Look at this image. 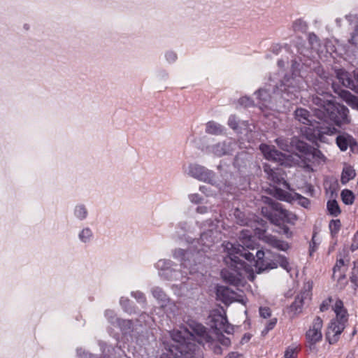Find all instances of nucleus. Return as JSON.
Listing matches in <instances>:
<instances>
[{
  "mask_svg": "<svg viewBox=\"0 0 358 358\" xmlns=\"http://www.w3.org/2000/svg\"><path fill=\"white\" fill-rule=\"evenodd\" d=\"M239 240L242 245H236L229 242L223 244L224 251L227 254L224 261L229 267L223 269L221 275L225 282L235 285L241 284L245 278L253 280L255 279L253 266L257 270L259 261L262 260L264 256L262 250L257 251L256 254L257 261L254 262V255L251 252H245L244 248L254 249L255 247L252 234L248 230L241 231Z\"/></svg>",
  "mask_w": 358,
  "mask_h": 358,
  "instance_id": "1",
  "label": "nucleus"
},
{
  "mask_svg": "<svg viewBox=\"0 0 358 358\" xmlns=\"http://www.w3.org/2000/svg\"><path fill=\"white\" fill-rule=\"evenodd\" d=\"M189 331L185 327H180L171 333V341L169 348H166L160 358H194L196 349V341L199 344L208 342V336L206 328L201 324H195Z\"/></svg>",
  "mask_w": 358,
  "mask_h": 358,
  "instance_id": "2",
  "label": "nucleus"
},
{
  "mask_svg": "<svg viewBox=\"0 0 358 358\" xmlns=\"http://www.w3.org/2000/svg\"><path fill=\"white\" fill-rule=\"evenodd\" d=\"M275 143L282 150L292 152V154L286 157L281 152H278L274 146L262 144L259 149L264 157L268 160L279 162L281 164L286 166H292L298 164L299 159L301 157L299 154L294 153L296 151H299L301 155H304L306 158L309 160L310 159V156H312L313 159H325L324 155L320 150L309 149L306 143L296 138L292 139L290 145H288L282 138H277Z\"/></svg>",
  "mask_w": 358,
  "mask_h": 358,
  "instance_id": "3",
  "label": "nucleus"
},
{
  "mask_svg": "<svg viewBox=\"0 0 358 358\" xmlns=\"http://www.w3.org/2000/svg\"><path fill=\"white\" fill-rule=\"evenodd\" d=\"M313 102L317 106V108H315V114L319 119L324 122L332 121L337 126L350 122L348 116V109L344 106L319 96L314 98Z\"/></svg>",
  "mask_w": 358,
  "mask_h": 358,
  "instance_id": "4",
  "label": "nucleus"
},
{
  "mask_svg": "<svg viewBox=\"0 0 358 358\" xmlns=\"http://www.w3.org/2000/svg\"><path fill=\"white\" fill-rule=\"evenodd\" d=\"M262 202L265 204L262 208V214L272 222L279 224L280 221L293 223L296 216L292 213L283 209L279 203H275L268 197H262Z\"/></svg>",
  "mask_w": 358,
  "mask_h": 358,
  "instance_id": "5",
  "label": "nucleus"
},
{
  "mask_svg": "<svg viewBox=\"0 0 358 358\" xmlns=\"http://www.w3.org/2000/svg\"><path fill=\"white\" fill-rule=\"evenodd\" d=\"M264 171L267 173L268 179H270L275 187L274 196L280 200H288V193L281 189V187L289 189L288 183L285 180L283 176L279 173L271 169L268 165L264 166Z\"/></svg>",
  "mask_w": 358,
  "mask_h": 358,
  "instance_id": "6",
  "label": "nucleus"
},
{
  "mask_svg": "<svg viewBox=\"0 0 358 358\" xmlns=\"http://www.w3.org/2000/svg\"><path fill=\"white\" fill-rule=\"evenodd\" d=\"M322 320L319 317H315L306 333V345L310 349L314 348L316 343L322 340Z\"/></svg>",
  "mask_w": 358,
  "mask_h": 358,
  "instance_id": "7",
  "label": "nucleus"
},
{
  "mask_svg": "<svg viewBox=\"0 0 358 358\" xmlns=\"http://www.w3.org/2000/svg\"><path fill=\"white\" fill-rule=\"evenodd\" d=\"M303 134L306 138L310 141L316 142L317 141L325 142L324 134L333 135L336 132V129L332 127H322L314 126L312 127H305L303 130Z\"/></svg>",
  "mask_w": 358,
  "mask_h": 358,
  "instance_id": "8",
  "label": "nucleus"
},
{
  "mask_svg": "<svg viewBox=\"0 0 358 358\" xmlns=\"http://www.w3.org/2000/svg\"><path fill=\"white\" fill-rule=\"evenodd\" d=\"M211 327L219 332L230 334L233 329L228 323L226 317L218 311H213L210 315Z\"/></svg>",
  "mask_w": 358,
  "mask_h": 358,
  "instance_id": "9",
  "label": "nucleus"
},
{
  "mask_svg": "<svg viewBox=\"0 0 358 358\" xmlns=\"http://www.w3.org/2000/svg\"><path fill=\"white\" fill-rule=\"evenodd\" d=\"M216 294L217 298L226 304L232 303L233 301H238L242 303H245L242 296L238 295L229 288L224 286L217 287Z\"/></svg>",
  "mask_w": 358,
  "mask_h": 358,
  "instance_id": "10",
  "label": "nucleus"
},
{
  "mask_svg": "<svg viewBox=\"0 0 358 358\" xmlns=\"http://www.w3.org/2000/svg\"><path fill=\"white\" fill-rule=\"evenodd\" d=\"M350 258L348 255H340L334 267L333 276L338 280L345 278L350 264Z\"/></svg>",
  "mask_w": 358,
  "mask_h": 358,
  "instance_id": "11",
  "label": "nucleus"
},
{
  "mask_svg": "<svg viewBox=\"0 0 358 358\" xmlns=\"http://www.w3.org/2000/svg\"><path fill=\"white\" fill-rule=\"evenodd\" d=\"M345 324L332 320L328 326L326 333V338L332 344L336 343L338 339V336L345 329Z\"/></svg>",
  "mask_w": 358,
  "mask_h": 358,
  "instance_id": "12",
  "label": "nucleus"
},
{
  "mask_svg": "<svg viewBox=\"0 0 358 358\" xmlns=\"http://www.w3.org/2000/svg\"><path fill=\"white\" fill-rule=\"evenodd\" d=\"M235 143L231 140L218 143L211 148V152L217 157L229 155L234 150Z\"/></svg>",
  "mask_w": 358,
  "mask_h": 358,
  "instance_id": "13",
  "label": "nucleus"
},
{
  "mask_svg": "<svg viewBox=\"0 0 358 358\" xmlns=\"http://www.w3.org/2000/svg\"><path fill=\"white\" fill-rule=\"evenodd\" d=\"M332 309L335 313L336 317L334 320L346 324L348 320L347 310L343 306V303L338 299H336Z\"/></svg>",
  "mask_w": 358,
  "mask_h": 358,
  "instance_id": "14",
  "label": "nucleus"
},
{
  "mask_svg": "<svg viewBox=\"0 0 358 358\" xmlns=\"http://www.w3.org/2000/svg\"><path fill=\"white\" fill-rule=\"evenodd\" d=\"M336 144L341 151H345L348 147L355 149L357 146V143L355 138L348 134H343L337 136Z\"/></svg>",
  "mask_w": 358,
  "mask_h": 358,
  "instance_id": "15",
  "label": "nucleus"
},
{
  "mask_svg": "<svg viewBox=\"0 0 358 358\" xmlns=\"http://www.w3.org/2000/svg\"><path fill=\"white\" fill-rule=\"evenodd\" d=\"M339 96L352 108L358 110V98L347 90H341Z\"/></svg>",
  "mask_w": 358,
  "mask_h": 358,
  "instance_id": "16",
  "label": "nucleus"
},
{
  "mask_svg": "<svg viewBox=\"0 0 358 358\" xmlns=\"http://www.w3.org/2000/svg\"><path fill=\"white\" fill-rule=\"evenodd\" d=\"M295 117L299 122L304 124H309V127H313L314 125L311 124L310 120H309V113L308 110L303 108H299L295 111Z\"/></svg>",
  "mask_w": 358,
  "mask_h": 358,
  "instance_id": "17",
  "label": "nucleus"
},
{
  "mask_svg": "<svg viewBox=\"0 0 358 358\" xmlns=\"http://www.w3.org/2000/svg\"><path fill=\"white\" fill-rule=\"evenodd\" d=\"M355 176V169L349 165H345L342 171L341 181L343 184H346L350 180L353 179Z\"/></svg>",
  "mask_w": 358,
  "mask_h": 358,
  "instance_id": "18",
  "label": "nucleus"
},
{
  "mask_svg": "<svg viewBox=\"0 0 358 358\" xmlns=\"http://www.w3.org/2000/svg\"><path fill=\"white\" fill-rule=\"evenodd\" d=\"M266 241L274 248L278 250L285 251L289 248L287 243L278 240L272 236H266Z\"/></svg>",
  "mask_w": 358,
  "mask_h": 358,
  "instance_id": "19",
  "label": "nucleus"
},
{
  "mask_svg": "<svg viewBox=\"0 0 358 358\" xmlns=\"http://www.w3.org/2000/svg\"><path fill=\"white\" fill-rule=\"evenodd\" d=\"M337 78L341 82L343 86L351 87L353 86L352 80L348 72L343 70H339L337 72Z\"/></svg>",
  "mask_w": 358,
  "mask_h": 358,
  "instance_id": "20",
  "label": "nucleus"
},
{
  "mask_svg": "<svg viewBox=\"0 0 358 358\" xmlns=\"http://www.w3.org/2000/svg\"><path fill=\"white\" fill-rule=\"evenodd\" d=\"M341 198L343 202L346 205H351L355 200V195L353 192L349 189H343L341 192Z\"/></svg>",
  "mask_w": 358,
  "mask_h": 358,
  "instance_id": "21",
  "label": "nucleus"
},
{
  "mask_svg": "<svg viewBox=\"0 0 358 358\" xmlns=\"http://www.w3.org/2000/svg\"><path fill=\"white\" fill-rule=\"evenodd\" d=\"M206 131L209 134H218L222 131V127L215 122H209L206 127Z\"/></svg>",
  "mask_w": 358,
  "mask_h": 358,
  "instance_id": "22",
  "label": "nucleus"
},
{
  "mask_svg": "<svg viewBox=\"0 0 358 358\" xmlns=\"http://www.w3.org/2000/svg\"><path fill=\"white\" fill-rule=\"evenodd\" d=\"M327 208L329 212L335 216H337L340 213V208L336 201L332 200L327 203Z\"/></svg>",
  "mask_w": 358,
  "mask_h": 358,
  "instance_id": "23",
  "label": "nucleus"
},
{
  "mask_svg": "<svg viewBox=\"0 0 358 358\" xmlns=\"http://www.w3.org/2000/svg\"><path fill=\"white\" fill-rule=\"evenodd\" d=\"M336 299H332L331 297H329L325 300H324L320 305V309L321 311H325L329 309L330 306L332 307V306L334 303Z\"/></svg>",
  "mask_w": 358,
  "mask_h": 358,
  "instance_id": "24",
  "label": "nucleus"
},
{
  "mask_svg": "<svg viewBox=\"0 0 358 358\" xmlns=\"http://www.w3.org/2000/svg\"><path fill=\"white\" fill-rule=\"evenodd\" d=\"M277 262L279 263L280 266L285 269L287 271H289L291 267L289 266V262L287 259L282 256L278 257Z\"/></svg>",
  "mask_w": 358,
  "mask_h": 358,
  "instance_id": "25",
  "label": "nucleus"
},
{
  "mask_svg": "<svg viewBox=\"0 0 358 358\" xmlns=\"http://www.w3.org/2000/svg\"><path fill=\"white\" fill-rule=\"evenodd\" d=\"M297 355V349L294 347H289L285 352V358H295Z\"/></svg>",
  "mask_w": 358,
  "mask_h": 358,
  "instance_id": "26",
  "label": "nucleus"
},
{
  "mask_svg": "<svg viewBox=\"0 0 358 358\" xmlns=\"http://www.w3.org/2000/svg\"><path fill=\"white\" fill-rule=\"evenodd\" d=\"M259 315L262 318L267 319L271 316V310L268 307H260Z\"/></svg>",
  "mask_w": 358,
  "mask_h": 358,
  "instance_id": "27",
  "label": "nucleus"
},
{
  "mask_svg": "<svg viewBox=\"0 0 358 358\" xmlns=\"http://www.w3.org/2000/svg\"><path fill=\"white\" fill-rule=\"evenodd\" d=\"M341 227V222L339 220H332L329 223V228L334 233H336Z\"/></svg>",
  "mask_w": 358,
  "mask_h": 358,
  "instance_id": "28",
  "label": "nucleus"
},
{
  "mask_svg": "<svg viewBox=\"0 0 358 358\" xmlns=\"http://www.w3.org/2000/svg\"><path fill=\"white\" fill-rule=\"evenodd\" d=\"M87 214V212L84 207L83 206H78L76 209V215L79 218H84L85 217Z\"/></svg>",
  "mask_w": 358,
  "mask_h": 358,
  "instance_id": "29",
  "label": "nucleus"
},
{
  "mask_svg": "<svg viewBox=\"0 0 358 358\" xmlns=\"http://www.w3.org/2000/svg\"><path fill=\"white\" fill-rule=\"evenodd\" d=\"M277 322V319L273 317L270 319L268 323L266 324V333H267L269 330L273 329L275 326Z\"/></svg>",
  "mask_w": 358,
  "mask_h": 358,
  "instance_id": "30",
  "label": "nucleus"
},
{
  "mask_svg": "<svg viewBox=\"0 0 358 358\" xmlns=\"http://www.w3.org/2000/svg\"><path fill=\"white\" fill-rule=\"evenodd\" d=\"M91 236V231L88 229H84L82 231V232L80 234V238L83 241H86L88 238Z\"/></svg>",
  "mask_w": 358,
  "mask_h": 358,
  "instance_id": "31",
  "label": "nucleus"
},
{
  "mask_svg": "<svg viewBox=\"0 0 358 358\" xmlns=\"http://www.w3.org/2000/svg\"><path fill=\"white\" fill-rule=\"evenodd\" d=\"M303 296H298L294 303H293V306L296 308V310H297L298 308H300L301 306L303 305Z\"/></svg>",
  "mask_w": 358,
  "mask_h": 358,
  "instance_id": "32",
  "label": "nucleus"
},
{
  "mask_svg": "<svg viewBox=\"0 0 358 358\" xmlns=\"http://www.w3.org/2000/svg\"><path fill=\"white\" fill-rule=\"evenodd\" d=\"M350 249L352 251H355V250L358 249V237H357L356 236H354L353 237Z\"/></svg>",
  "mask_w": 358,
  "mask_h": 358,
  "instance_id": "33",
  "label": "nucleus"
},
{
  "mask_svg": "<svg viewBox=\"0 0 358 358\" xmlns=\"http://www.w3.org/2000/svg\"><path fill=\"white\" fill-rule=\"evenodd\" d=\"M229 124L230 125V127L233 129H236V127H237V122L235 120V117H231L229 118Z\"/></svg>",
  "mask_w": 358,
  "mask_h": 358,
  "instance_id": "34",
  "label": "nucleus"
},
{
  "mask_svg": "<svg viewBox=\"0 0 358 358\" xmlns=\"http://www.w3.org/2000/svg\"><path fill=\"white\" fill-rule=\"evenodd\" d=\"M167 59L169 61H174L176 58V55L173 52H169L166 55Z\"/></svg>",
  "mask_w": 358,
  "mask_h": 358,
  "instance_id": "35",
  "label": "nucleus"
},
{
  "mask_svg": "<svg viewBox=\"0 0 358 358\" xmlns=\"http://www.w3.org/2000/svg\"><path fill=\"white\" fill-rule=\"evenodd\" d=\"M300 203L303 206H304L306 208H307L308 206V205L310 204L309 201L306 198H301Z\"/></svg>",
  "mask_w": 358,
  "mask_h": 358,
  "instance_id": "36",
  "label": "nucleus"
},
{
  "mask_svg": "<svg viewBox=\"0 0 358 358\" xmlns=\"http://www.w3.org/2000/svg\"><path fill=\"white\" fill-rule=\"evenodd\" d=\"M241 102V103H245V106L250 105V101L247 98H242Z\"/></svg>",
  "mask_w": 358,
  "mask_h": 358,
  "instance_id": "37",
  "label": "nucleus"
},
{
  "mask_svg": "<svg viewBox=\"0 0 358 358\" xmlns=\"http://www.w3.org/2000/svg\"><path fill=\"white\" fill-rule=\"evenodd\" d=\"M153 294L155 296L159 297V296H161V295H162V292L159 289H155L153 291Z\"/></svg>",
  "mask_w": 358,
  "mask_h": 358,
  "instance_id": "38",
  "label": "nucleus"
},
{
  "mask_svg": "<svg viewBox=\"0 0 358 358\" xmlns=\"http://www.w3.org/2000/svg\"><path fill=\"white\" fill-rule=\"evenodd\" d=\"M238 355L237 353L232 352V353L229 354L225 358H238Z\"/></svg>",
  "mask_w": 358,
  "mask_h": 358,
  "instance_id": "39",
  "label": "nucleus"
},
{
  "mask_svg": "<svg viewBox=\"0 0 358 358\" xmlns=\"http://www.w3.org/2000/svg\"><path fill=\"white\" fill-rule=\"evenodd\" d=\"M222 343L224 345H229L230 344V340L227 338H224L222 341Z\"/></svg>",
  "mask_w": 358,
  "mask_h": 358,
  "instance_id": "40",
  "label": "nucleus"
},
{
  "mask_svg": "<svg viewBox=\"0 0 358 358\" xmlns=\"http://www.w3.org/2000/svg\"><path fill=\"white\" fill-rule=\"evenodd\" d=\"M165 262L164 261H159L157 264V266L158 267H162V265L164 264Z\"/></svg>",
  "mask_w": 358,
  "mask_h": 358,
  "instance_id": "41",
  "label": "nucleus"
},
{
  "mask_svg": "<svg viewBox=\"0 0 358 358\" xmlns=\"http://www.w3.org/2000/svg\"><path fill=\"white\" fill-rule=\"evenodd\" d=\"M354 76L357 80H358V70H355L354 71Z\"/></svg>",
  "mask_w": 358,
  "mask_h": 358,
  "instance_id": "42",
  "label": "nucleus"
},
{
  "mask_svg": "<svg viewBox=\"0 0 358 358\" xmlns=\"http://www.w3.org/2000/svg\"><path fill=\"white\" fill-rule=\"evenodd\" d=\"M201 180H206V178L205 177V176L203 175V173H201L200 176H198Z\"/></svg>",
  "mask_w": 358,
  "mask_h": 358,
  "instance_id": "43",
  "label": "nucleus"
},
{
  "mask_svg": "<svg viewBox=\"0 0 358 358\" xmlns=\"http://www.w3.org/2000/svg\"><path fill=\"white\" fill-rule=\"evenodd\" d=\"M283 230H284V233L285 234H288V229L287 228H284Z\"/></svg>",
  "mask_w": 358,
  "mask_h": 358,
  "instance_id": "44",
  "label": "nucleus"
},
{
  "mask_svg": "<svg viewBox=\"0 0 358 358\" xmlns=\"http://www.w3.org/2000/svg\"><path fill=\"white\" fill-rule=\"evenodd\" d=\"M276 267H277V265H276L275 264H273V266H269L268 268H276Z\"/></svg>",
  "mask_w": 358,
  "mask_h": 358,
  "instance_id": "45",
  "label": "nucleus"
},
{
  "mask_svg": "<svg viewBox=\"0 0 358 358\" xmlns=\"http://www.w3.org/2000/svg\"><path fill=\"white\" fill-rule=\"evenodd\" d=\"M194 197H196V196H192V200L195 201L196 202L197 200L194 199Z\"/></svg>",
  "mask_w": 358,
  "mask_h": 358,
  "instance_id": "46",
  "label": "nucleus"
},
{
  "mask_svg": "<svg viewBox=\"0 0 358 358\" xmlns=\"http://www.w3.org/2000/svg\"><path fill=\"white\" fill-rule=\"evenodd\" d=\"M263 92H265V91L259 90L258 93H259V94L260 95V94H262Z\"/></svg>",
  "mask_w": 358,
  "mask_h": 358,
  "instance_id": "47",
  "label": "nucleus"
},
{
  "mask_svg": "<svg viewBox=\"0 0 358 358\" xmlns=\"http://www.w3.org/2000/svg\"><path fill=\"white\" fill-rule=\"evenodd\" d=\"M258 270L259 271H257V273H260L263 269H262L261 268H259Z\"/></svg>",
  "mask_w": 358,
  "mask_h": 358,
  "instance_id": "48",
  "label": "nucleus"
},
{
  "mask_svg": "<svg viewBox=\"0 0 358 358\" xmlns=\"http://www.w3.org/2000/svg\"><path fill=\"white\" fill-rule=\"evenodd\" d=\"M355 236H356L357 237H358V231H357V233L355 234Z\"/></svg>",
  "mask_w": 358,
  "mask_h": 358,
  "instance_id": "49",
  "label": "nucleus"
},
{
  "mask_svg": "<svg viewBox=\"0 0 358 358\" xmlns=\"http://www.w3.org/2000/svg\"><path fill=\"white\" fill-rule=\"evenodd\" d=\"M347 358H352V357H347Z\"/></svg>",
  "mask_w": 358,
  "mask_h": 358,
  "instance_id": "50",
  "label": "nucleus"
}]
</instances>
